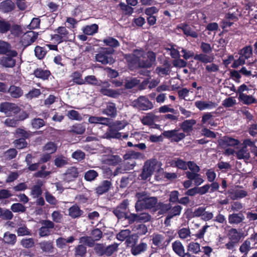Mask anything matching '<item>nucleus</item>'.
<instances>
[{"mask_svg":"<svg viewBox=\"0 0 257 257\" xmlns=\"http://www.w3.org/2000/svg\"><path fill=\"white\" fill-rule=\"evenodd\" d=\"M227 237L229 240L238 243L242 237V234L235 228H231L228 231Z\"/></svg>","mask_w":257,"mask_h":257,"instance_id":"21","label":"nucleus"},{"mask_svg":"<svg viewBox=\"0 0 257 257\" xmlns=\"http://www.w3.org/2000/svg\"><path fill=\"white\" fill-rule=\"evenodd\" d=\"M172 249L180 257H191L189 252H185V248L181 242L176 240L172 243Z\"/></svg>","mask_w":257,"mask_h":257,"instance_id":"10","label":"nucleus"},{"mask_svg":"<svg viewBox=\"0 0 257 257\" xmlns=\"http://www.w3.org/2000/svg\"><path fill=\"white\" fill-rule=\"evenodd\" d=\"M11 24L9 22L0 20V33H6L10 30Z\"/></svg>","mask_w":257,"mask_h":257,"instance_id":"63","label":"nucleus"},{"mask_svg":"<svg viewBox=\"0 0 257 257\" xmlns=\"http://www.w3.org/2000/svg\"><path fill=\"white\" fill-rule=\"evenodd\" d=\"M39 245L43 252L48 253H53L54 252V245L52 241H43L40 242Z\"/></svg>","mask_w":257,"mask_h":257,"instance_id":"26","label":"nucleus"},{"mask_svg":"<svg viewBox=\"0 0 257 257\" xmlns=\"http://www.w3.org/2000/svg\"><path fill=\"white\" fill-rule=\"evenodd\" d=\"M210 188V184H208L200 187H195L193 188V196L197 194L204 195L209 191Z\"/></svg>","mask_w":257,"mask_h":257,"instance_id":"40","label":"nucleus"},{"mask_svg":"<svg viewBox=\"0 0 257 257\" xmlns=\"http://www.w3.org/2000/svg\"><path fill=\"white\" fill-rule=\"evenodd\" d=\"M230 196L232 199H237L238 198H242L245 197L247 193L244 190L237 189L230 191Z\"/></svg>","mask_w":257,"mask_h":257,"instance_id":"38","label":"nucleus"},{"mask_svg":"<svg viewBox=\"0 0 257 257\" xmlns=\"http://www.w3.org/2000/svg\"><path fill=\"white\" fill-rule=\"evenodd\" d=\"M239 141L235 139L230 137H224L221 140L220 144L223 148H225L228 146H235L239 144Z\"/></svg>","mask_w":257,"mask_h":257,"instance_id":"27","label":"nucleus"},{"mask_svg":"<svg viewBox=\"0 0 257 257\" xmlns=\"http://www.w3.org/2000/svg\"><path fill=\"white\" fill-rule=\"evenodd\" d=\"M127 125V122L126 121L116 120L113 122L111 124V127H113L117 131H119L123 129Z\"/></svg>","mask_w":257,"mask_h":257,"instance_id":"58","label":"nucleus"},{"mask_svg":"<svg viewBox=\"0 0 257 257\" xmlns=\"http://www.w3.org/2000/svg\"><path fill=\"white\" fill-rule=\"evenodd\" d=\"M88 122L90 123L108 125L110 122V119L102 116H90L88 118Z\"/></svg>","mask_w":257,"mask_h":257,"instance_id":"23","label":"nucleus"},{"mask_svg":"<svg viewBox=\"0 0 257 257\" xmlns=\"http://www.w3.org/2000/svg\"><path fill=\"white\" fill-rule=\"evenodd\" d=\"M35 53L36 56L39 59H43L47 53V50L44 47L36 46L35 49Z\"/></svg>","mask_w":257,"mask_h":257,"instance_id":"54","label":"nucleus"},{"mask_svg":"<svg viewBox=\"0 0 257 257\" xmlns=\"http://www.w3.org/2000/svg\"><path fill=\"white\" fill-rule=\"evenodd\" d=\"M157 119V116L152 113H149L141 119V122L144 125L151 126Z\"/></svg>","mask_w":257,"mask_h":257,"instance_id":"28","label":"nucleus"},{"mask_svg":"<svg viewBox=\"0 0 257 257\" xmlns=\"http://www.w3.org/2000/svg\"><path fill=\"white\" fill-rule=\"evenodd\" d=\"M63 175L64 180L70 182L78 177V172L76 168L71 167L68 168Z\"/></svg>","mask_w":257,"mask_h":257,"instance_id":"16","label":"nucleus"},{"mask_svg":"<svg viewBox=\"0 0 257 257\" xmlns=\"http://www.w3.org/2000/svg\"><path fill=\"white\" fill-rule=\"evenodd\" d=\"M18 55L15 50H12L10 54L3 56L0 58V65L5 68H13L16 65V61L14 58Z\"/></svg>","mask_w":257,"mask_h":257,"instance_id":"4","label":"nucleus"},{"mask_svg":"<svg viewBox=\"0 0 257 257\" xmlns=\"http://www.w3.org/2000/svg\"><path fill=\"white\" fill-rule=\"evenodd\" d=\"M139 235L136 233L130 234L125 240V244L127 247L131 248L134 246L138 241Z\"/></svg>","mask_w":257,"mask_h":257,"instance_id":"41","label":"nucleus"},{"mask_svg":"<svg viewBox=\"0 0 257 257\" xmlns=\"http://www.w3.org/2000/svg\"><path fill=\"white\" fill-rule=\"evenodd\" d=\"M54 164L57 167H62L67 164L68 162L65 157L60 156L55 159Z\"/></svg>","mask_w":257,"mask_h":257,"instance_id":"64","label":"nucleus"},{"mask_svg":"<svg viewBox=\"0 0 257 257\" xmlns=\"http://www.w3.org/2000/svg\"><path fill=\"white\" fill-rule=\"evenodd\" d=\"M187 252L190 253L197 254L200 251V244L197 242H191L187 246Z\"/></svg>","mask_w":257,"mask_h":257,"instance_id":"48","label":"nucleus"},{"mask_svg":"<svg viewBox=\"0 0 257 257\" xmlns=\"http://www.w3.org/2000/svg\"><path fill=\"white\" fill-rule=\"evenodd\" d=\"M176 47V45H169L166 48V50L169 52V54L171 55L172 58L175 59L179 58L180 57V53Z\"/></svg>","mask_w":257,"mask_h":257,"instance_id":"47","label":"nucleus"},{"mask_svg":"<svg viewBox=\"0 0 257 257\" xmlns=\"http://www.w3.org/2000/svg\"><path fill=\"white\" fill-rule=\"evenodd\" d=\"M102 113L111 117H115L117 115V109L115 104L112 102L108 103L106 107L102 110Z\"/></svg>","mask_w":257,"mask_h":257,"instance_id":"20","label":"nucleus"},{"mask_svg":"<svg viewBox=\"0 0 257 257\" xmlns=\"http://www.w3.org/2000/svg\"><path fill=\"white\" fill-rule=\"evenodd\" d=\"M194 59L203 63H208L212 62L214 60V57L205 54L201 53L196 54L194 57Z\"/></svg>","mask_w":257,"mask_h":257,"instance_id":"35","label":"nucleus"},{"mask_svg":"<svg viewBox=\"0 0 257 257\" xmlns=\"http://www.w3.org/2000/svg\"><path fill=\"white\" fill-rule=\"evenodd\" d=\"M140 83V80L136 78H129L125 80V87L126 88H132Z\"/></svg>","mask_w":257,"mask_h":257,"instance_id":"53","label":"nucleus"},{"mask_svg":"<svg viewBox=\"0 0 257 257\" xmlns=\"http://www.w3.org/2000/svg\"><path fill=\"white\" fill-rule=\"evenodd\" d=\"M133 105L137 108L143 110L151 109L154 107L153 103L144 96H140L133 102Z\"/></svg>","mask_w":257,"mask_h":257,"instance_id":"5","label":"nucleus"},{"mask_svg":"<svg viewBox=\"0 0 257 257\" xmlns=\"http://www.w3.org/2000/svg\"><path fill=\"white\" fill-rule=\"evenodd\" d=\"M185 174L187 179L193 181L194 184L197 186L201 185L204 182L200 174L198 173L186 171Z\"/></svg>","mask_w":257,"mask_h":257,"instance_id":"15","label":"nucleus"},{"mask_svg":"<svg viewBox=\"0 0 257 257\" xmlns=\"http://www.w3.org/2000/svg\"><path fill=\"white\" fill-rule=\"evenodd\" d=\"M161 169V163L157 160H148L145 163L143 172L141 174L142 179L146 180L155 172H159Z\"/></svg>","mask_w":257,"mask_h":257,"instance_id":"2","label":"nucleus"},{"mask_svg":"<svg viewBox=\"0 0 257 257\" xmlns=\"http://www.w3.org/2000/svg\"><path fill=\"white\" fill-rule=\"evenodd\" d=\"M128 218L130 223L135 221L140 222H147L151 220V216L147 213H141L139 214L131 213Z\"/></svg>","mask_w":257,"mask_h":257,"instance_id":"11","label":"nucleus"},{"mask_svg":"<svg viewBox=\"0 0 257 257\" xmlns=\"http://www.w3.org/2000/svg\"><path fill=\"white\" fill-rule=\"evenodd\" d=\"M15 7V4L11 0H6L0 4V9L5 13L12 11Z\"/></svg>","mask_w":257,"mask_h":257,"instance_id":"33","label":"nucleus"},{"mask_svg":"<svg viewBox=\"0 0 257 257\" xmlns=\"http://www.w3.org/2000/svg\"><path fill=\"white\" fill-rule=\"evenodd\" d=\"M118 244L113 243L109 245L107 247L102 243H96L94 247V250L98 256H103L105 255L107 256H111L114 251L117 250Z\"/></svg>","mask_w":257,"mask_h":257,"instance_id":"3","label":"nucleus"},{"mask_svg":"<svg viewBox=\"0 0 257 257\" xmlns=\"http://www.w3.org/2000/svg\"><path fill=\"white\" fill-rule=\"evenodd\" d=\"M131 233V231L128 229L122 230L117 234L116 238L120 241H123L126 239Z\"/></svg>","mask_w":257,"mask_h":257,"instance_id":"61","label":"nucleus"},{"mask_svg":"<svg viewBox=\"0 0 257 257\" xmlns=\"http://www.w3.org/2000/svg\"><path fill=\"white\" fill-rule=\"evenodd\" d=\"M71 77L74 82L78 85L84 84V79L82 78V74L78 71H75L73 72L71 75Z\"/></svg>","mask_w":257,"mask_h":257,"instance_id":"51","label":"nucleus"},{"mask_svg":"<svg viewBox=\"0 0 257 257\" xmlns=\"http://www.w3.org/2000/svg\"><path fill=\"white\" fill-rule=\"evenodd\" d=\"M103 42L106 45L112 47H116L119 45L118 41L112 37H107L103 39Z\"/></svg>","mask_w":257,"mask_h":257,"instance_id":"59","label":"nucleus"},{"mask_svg":"<svg viewBox=\"0 0 257 257\" xmlns=\"http://www.w3.org/2000/svg\"><path fill=\"white\" fill-rule=\"evenodd\" d=\"M196 123V121L195 119L186 120L180 124V127L184 133H190L193 130V127Z\"/></svg>","mask_w":257,"mask_h":257,"instance_id":"25","label":"nucleus"},{"mask_svg":"<svg viewBox=\"0 0 257 257\" xmlns=\"http://www.w3.org/2000/svg\"><path fill=\"white\" fill-rule=\"evenodd\" d=\"M8 92L12 97L15 98H19L23 94L22 89L20 87L15 85H11Z\"/></svg>","mask_w":257,"mask_h":257,"instance_id":"31","label":"nucleus"},{"mask_svg":"<svg viewBox=\"0 0 257 257\" xmlns=\"http://www.w3.org/2000/svg\"><path fill=\"white\" fill-rule=\"evenodd\" d=\"M91 235L95 241H98L102 237V232L99 228H94L91 231Z\"/></svg>","mask_w":257,"mask_h":257,"instance_id":"62","label":"nucleus"},{"mask_svg":"<svg viewBox=\"0 0 257 257\" xmlns=\"http://www.w3.org/2000/svg\"><path fill=\"white\" fill-rule=\"evenodd\" d=\"M244 218L242 213H232L228 216V221L230 224H238L241 222Z\"/></svg>","mask_w":257,"mask_h":257,"instance_id":"30","label":"nucleus"},{"mask_svg":"<svg viewBox=\"0 0 257 257\" xmlns=\"http://www.w3.org/2000/svg\"><path fill=\"white\" fill-rule=\"evenodd\" d=\"M57 146L56 144L53 142H49L46 144L43 147V150L46 151L50 154L55 153L57 150Z\"/></svg>","mask_w":257,"mask_h":257,"instance_id":"56","label":"nucleus"},{"mask_svg":"<svg viewBox=\"0 0 257 257\" xmlns=\"http://www.w3.org/2000/svg\"><path fill=\"white\" fill-rule=\"evenodd\" d=\"M163 136L168 139H171L172 141L178 142L184 138L186 135L183 132H180L179 129H174L172 130L164 131L163 133Z\"/></svg>","mask_w":257,"mask_h":257,"instance_id":"8","label":"nucleus"},{"mask_svg":"<svg viewBox=\"0 0 257 257\" xmlns=\"http://www.w3.org/2000/svg\"><path fill=\"white\" fill-rule=\"evenodd\" d=\"M101 86L102 87L100 88L99 91L104 95H106L113 98H115L117 97L120 94V91L118 90H113L111 89L106 88L105 87H107L105 86L103 83L102 84Z\"/></svg>","mask_w":257,"mask_h":257,"instance_id":"24","label":"nucleus"},{"mask_svg":"<svg viewBox=\"0 0 257 257\" xmlns=\"http://www.w3.org/2000/svg\"><path fill=\"white\" fill-rule=\"evenodd\" d=\"M238 99L244 104L247 105L256 102V99L252 95H248L245 94H239Z\"/></svg>","mask_w":257,"mask_h":257,"instance_id":"44","label":"nucleus"},{"mask_svg":"<svg viewBox=\"0 0 257 257\" xmlns=\"http://www.w3.org/2000/svg\"><path fill=\"white\" fill-rule=\"evenodd\" d=\"M87 252L86 246L81 243L75 247L74 254L75 256L84 257Z\"/></svg>","mask_w":257,"mask_h":257,"instance_id":"42","label":"nucleus"},{"mask_svg":"<svg viewBox=\"0 0 257 257\" xmlns=\"http://www.w3.org/2000/svg\"><path fill=\"white\" fill-rule=\"evenodd\" d=\"M11 49V46L9 43L0 41V54H5L8 52L10 53L12 51Z\"/></svg>","mask_w":257,"mask_h":257,"instance_id":"52","label":"nucleus"},{"mask_svg":"<svg viewBox=\"0 0 257 257\" xmlns=\"http://www.w3.org/2000/svg\"><path fill=\"white\" fill-rule=\"evenodd\" d=\"M21 245L25 248H29L34 246V240L33 238H23L21 241Z\"/></svg>","mask_w":257,"mask_h":257,"instance_id":"60","label":"nucleus"},{"mask_svg":"<svg viewBox=\"0 0 257 257\" xmlns=\"http://www.w3.org/2000/svg\"><path fill=\"white\" fill-rule=\"evenodd\" d=\"M38 34L34 31H30L24 34L23 38V44L29 46L34 43L38 38Z\"/></svg>","mask_w":257,"mask_h":257,"instance_id":"14","label":"nucleus"},{"mask_svg":"<svg viewBox=\"0 0 257 257\" xmlns=\"http://www.w3.org/2000/svg\"><path fill=\"white\" fill-rule=\"evenodd\" d=\"M98 176V173L93 170H90L87 171L84 175V178L86 180L91 181L94 180Z\"/></svg>","mask_w":257,"mask_h":257,"instance_id":"57","label":"nucleus"},{"mask_svg":"<svg viewBox=\"0 0 257 257\" xmlns=\"http://www.w3.org/2000/svg\"><path fill=\"white\" fill-rule=\"evenodd\" d=\"M75 240L74 237L73 236L69 237L67 239L60 237L56 240V245L58 248H64L66 247V244L71 243Z\"/></svg>","mask_w":257,"mask_h":257,"instance_id":"29","label":"nucleus"},{"mask_svg":"<svg viewBox=\"0 0 257 257\" xmlns=\"http://www.w3.org/2000/svg\"><path fill=\"white\" fill-rule=\"evenodd\" d=\"M201 121L203 124H208L211 126H216L217 123L213 120V115L211 112L204 113L202 117Z\"/></svg>","mask_w":257,"mask_h":257,"instance_id":"39","label":"nucleus"},{"mask_svg":"<svg viewBox=\"0 0 257 257\" xmlns=\"http://www.w3.org/2000/svg\"><path fill=\"white\" fill-rule=\"evenodd\" d=\"M95 58L96 61L102 64H112L114 62L112 57L106 53L105 51L96 54Z\"/></svg>","mask_w":257,"mask_h":257,"instance_id":"12","label":"nucleus"},{"mask_svg":"<svg viewBox=\"0 0 257 257\" xmlns=\"http://www.w3.org/2000/svg\"><path fill=\"white\" fill-rule=\"evenodd\" d=\"M34 75L39 78L43 80L47 79L50 76L51 73L48 70H44L41 68H37L34 72Z\"/></svg>","mask_w":257,"mask_h":257,"instance_id":"34","label":"nucleus"},{"mask_svg":"<svg viewBox=\"0 0 257 257\" xmlns=\"http://www.w3.org/2000/svg\"><path fill=\"white\" fill-rule=\"evenodd\" d=\"M148 248V245L146 242H141L139 244H136L131 249V253L133 255H137L145 252Z\"/></svg>","mask_w":257,"mask_h":257,"instance_id":"19","label":"nucleus"},{"mask_svg":"<svg viewBox=\"0 0 257 257\" xmlns=\"http://www.w3.org/2000/svg\"><path fill=\"white\" fill-rule=\"evenodd\" d=\"M236 157L239 160H248L250 157L248 150L245 147H242L235 152Z\"/></svg>","mask_w":257,"mask_h":257,"instance_id":"32","label":"nucleus"},{"mask_svg":"<svg viewBox=\"0 0 257 257\" xmlns=\"http://www.w3.org/2000/svg\"><path fill=\"white\" fill-rule=\"evenodd\" d=\"M56 33L52 36V39L57 43L68 41L70 35L66 28L64 27H59L55 31Z\"/></svg>","mask_w":257,"mask_h":257,"instance_id":"6","label":"nucleus"},{"mask_svg":"<svg viewBox=\"0 0 257 257\" xmlns=\"http://www.w3.org/2000/svg\"><path fill=\"white\" fill-rule=\"evenodd\" d=\"M195 105L200 110H203L214 108L217 104L211 101L198 100L195 102Z\"/></svg>","mask_w":257,"mask_h":257,"instance_id":"13","label":"nucleus"},{"mask_svg":"<svg viewBox=\"0 0 257 257\" xmlns=\"http://www.w3.org/2000/svg\"><path fill=\"white\" fill-rule=\"evenodd\" d=\"M239 54L245 60L248 59L252 56V47L250 46L244 47L239 51Z\"/></svg>","mask_w":257,"mask_h":257,"instance_id":"45","label":"nucleus"},{"mask_svg":"<svg viewBox=\"0 0 257 257\" xmlns=\"http://www.w3.org/2000/svg\"><path fill=\"white\" fill-rule=\"evenodd\" d=\"M145 54V52L142 49H136L132 54L125 55V58L130 65L134 66V64L137 63L139 60H141Z\"/></svg>","mask_w":257,"mask_h":257,"instance_id":"9","label":"nucleus"},{"mask_svg":"<svg viewBox=\"0 0 257 257\" xmlns=\"http://www.w3.org/2000/svg\"><path fill=\"white\" fill-rule=\"evenodd\" d=\"M4 237V242L8 244L14 245L17 241L16 235L8 231L5 233Z\"/></svg>","mask_w":257,"mask_h":257,"instance_id":"43","label":"nucleus"},{"mask_svg":"<svg viewBox=\"0 0 257 257\" xmlns=\"http://www.w3.org/2000/svg\"><path fill=\"white\" fill-rule=\"evenodd\" d=\"M79 243H83L88 247H92L94 245L95 240L91 236H84L79 238Z\"/></svg>","mask_w":257,"mask_h":257,"instance_id":"46","label":"nucleus"},{"mask_svg":"<svg viewBox=\"0 0 257 257\" xmlns=\"http://www.w3.org/2000/svg\"><path fill=\"white\" fill-rule=\"evenodd\" d=\"M251 240L249 239V237L247 238L243 243L240 246L239 250L240 252L242 253H244V255L243 256L246 257L247 255L248 251L252 248H256L257 246H254L253 245V246H251Z\"/></svg>","mask_w":257,"mask_h":257,"instance_id":"22","label":"nucleus"},{"mask_svg":"<svg viewBox=\"0 0 257 257\" xmlns=\"http://www.w3.org/2000/svg\"><path fill=\"white\" fill-rule=\"evenodd\" d=\"M178 28L181 29L184 34L187 36H190L194 38H196L198 36L196 32L192 30L190 27L186 25L182 24L181 27H178Z\"/></svg>","mask_w":257,"mask_h":257,"instance_id":"37","label":"nucleus"},{"mask_svg":"<svg viewBox=\"0 0 257 257\" xmlns=\"http://www.w3.org/2000/svg\"><path fill=\"white\" fill-rule=\"evenodd\" d=\"M0 111L9 116L18 113L20 108L15 103L4 102L0 104Z\"/></svg>","mask_w":257,"mask_h":257,"instance_id":"7","label":"nucleus"},{"mask_svg":"<svg viewBox=\"0 0 257 257\" xmlns=\"http://www.w3.org/2000/svg\"><path fill=\"white\" fill-rule=\"evenodd\" d=\"M85 131V128L81 124H77L70 127L69 132L78 135L83 134Z\"/></svg>","mask_w":257,"mask_h":257,"instance_id":"50","label":"nucleus"},{"mask_svg":"<svg viewBox=\"0 0 257 257\" xmlns=\"http://www.w3.org/2000/svg\"><path fill=\"white\" fill-rule=\"evenodd\" d=\"M136 197L138 200L136 203V209H152L157 206L158 204L156 197H147L143 192L137 193Z\"/></svg>","mask_w":257,"mask_h":257,"instance_id":"1","label":"nucleus"},{"mask_svg":"<svg viewBox=\"0 0 257 257\" xmlns=\"http://www.w3.org/2000/svg\"><path fill=\"white\" fill-rule=\"evenodd\" d=\"M98 28V26L96 24H92L84 27L83 29V31L85 35H92L97 32Z\"/></svg>","mask_w":257,"mask_h":257,"instance_id":"49","label":"nucleus"},{"mask_svg":"<svg viewBox=\"0 0 257 257\" xmlns=\"http://www.w3.org/2000/svg\"><path fill=\"white\" fill-rule=\"evenodd\" d=\"M102 138L107 139H120L121 138V133L118 132V131L113 127H111V125H110L106 133L103 134Z\"/></svg>","mask_w":257,"mask_h":257,"instance_id":"17","label":"nucleus"},{"mask_svg":"<svg viewBox=\"0 0 257 257\" xmlns=\"http://www.w3.org/2000/svg\"><path fill=\"white\" fill-rule=\"evenodd\" d=\"M164 239L163 235L160 234H154L152 239L153 244L156 246H161L162 245V242Z\"/></svg>","mask_w":257,"mask_h":257,"instance_id":"55","label":"nucleus"},{"mask_svg":"<svg viewBox=\"0 0 257 257\" xmlns=\"http://www.w3.org/2000/svg\"><path fill=\"white\" fill-rule=\"evenodd\" d=\"M84 84L87 83L93 85L101 86L103 83L105 86L109 87V84L107 81L102 82L98 80L94 75H89L85 77L84 79Z\"/></svg>","mask_w":257,"mask_h":257,"instance_id":"18","label":"nucleus"},{"mask_svg":"<svg viewBox=\"0 0 257 257\" xmlns=\"http://www.w3.org/2000/svg\"><path fill=\"white\" fill-rule=\"evenodd\" d=\"M111 186V183L109 181L104 180L98 187H97L96 192L99 195L102 194L103 193L107 192Z\"/></svg>","mask_w":257,"mask_h":257,"instance_id":"36","label":"nucleus"}]
</instances>
